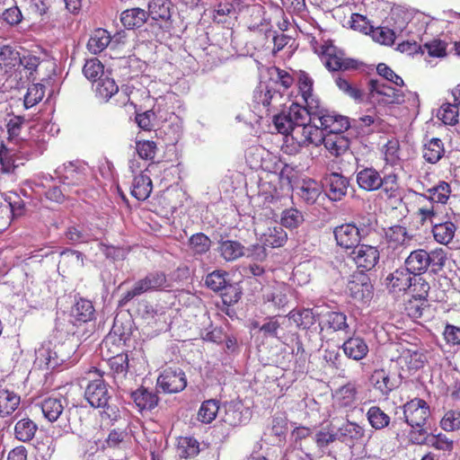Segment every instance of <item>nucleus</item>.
Returning a JSON list of instances; mask_svg holds the SVG:
<instances>
[{
  "mask_svg": "<svg viewBox=\"0 0 460 460\" xmlns=\"http://www.w3.org/2000/svg\"><path fill=\"white\" fill-rule=\"evenodd\" d=\"M447 261V252L441 247L429 252L425 249L411 251L405 259V268L414 275H422L428 270L438 274L443 270Z\"/></svg>",
  "mask_w": 460,
  "mask_h": 460,
  "instance_id": "obj_1",
  "label": "nucleus"
},
{
  "mask_svg": "<svg viewBox=\"0 0 460 460\" xmlns=\"http://www.w3.org/2000/svg\"><path fill=\"white\" fill-rule=\"evenodd\" d=\"M403 418L405 422L415 429L411 433V440L415 444L426 442L427 429L431 411L429 403L420 398H413L402 405Z\"/></svg>",
  "mask_w": 460,
  "mask_h": 460,
  "instance_id": "obj_2",
  "label": "nucleus"
},
{
  "mask_svg": "<svg viewBox=\"0 0 460 460\" xmlns=\"http://www.w3.org/2000/svg\"><path fill=\"white\" fill-rule=\"evenodd\" d=\"M172 284L164 271L155 270L148 272L144 278L135 282L133 287L124 292L118 301V305L123 307L131 302L134 298L140 296L145 293L158 292L168 290Z\"/></svg>",
  "mask_w": 460,
  "mask_h": 460,
  "instance_id": "obj_3",
  "label": "nucleus"
},
{
  "mask_svg": "<svg viewBox=\"0 0 460 460\" xmlns=\"http://www.w3.org/2000/svg\"><path fill=\"white\" fill-rule=\"evenodd\" d=\"M70 323L76 327L75 334L81 338H88L95 330V308L91 300L79 297L72 305Z\"/></svg>",
  "mask_w": 460,
  "mask_h": 460,
  "instance_id": "obj_4",
  "label": "nucleus"
},
{
  "mask_svg": "<svg viewBox=\"0 0 460 460\" xmlns=\"http://www.w3.org/2000/svg\"><path fill=\"white\" fill-rule=\"evenodd\" d=\"M28 141L23 140L18 147L12 142L11 144L0 145V165L3 172H13L15 168L22 165L24 161H28L33 152L27 149Z\"/></svg>",
  "mask_w": 460,
  "mask_h": 460,
  "instance_id": "obj_5",
  "label": "nucleus"
},
{
  "mask_svg": "<svg viewBox=\"0 0 460 460\" xmlns=\"http://www.w3.org/2000/svg\"><path fill=\"white\" fill-rule=\"evenodd\" d=\"M296 125L293 128V140L300 144L318 145L323 139V127L314 117H294Z\"/></svg>",
  "mask_w": 460,
  "mask_h": 460,
  "instance_id": "obj_6",
  "label": "nucleus"
},
{
  "mask_svg": "<svg viewBox=\"0 0 460 460\" xmlns=\"http://www.w3.org/2000/svg\"><path fill=\"white\" fill-rule=\"evenodd\" d=\"M387 25L373 27L370 33L372 39L384 45H393L397 37H402L407 27V22L398 13H392Z\"/></svg>",
  "mask_w": 460,
  "mask_h": 460,
  "instance_id": "obj_7",
  "label": "nucleus"
},
{
  "mask_svg": "<svg viewBox=\"0 0 460 460\" xmlns=\"http://www.w3.org/2000/svg\"><path fill=\"white\" fill-rule=\"evenodd\" d=\"M89 375H96L97 378L91 380L85 387L84 398L93 408L104 406L111 400L108 385L103 379L104 373L96 367H92Z\"/></svg>",
  "mask_w": 460,
  "mask_h": 460,
  "instance_id": "obj_8",
  "label": "nucleus"
},
{
  "mask_svg": "<svg viewBox=\"0 0 460 460\" xmlns=\"http://www.w3.org/2000/svg\"><path fill=\"white\" fill-rule=\"evenodd\" d=\"M385 240L387 251L395 258L400 257L408 249L412 241V235L408 233L405 226L394 225L385 229Z\"/></svg>",
  "mask_w": 460,
  "mask_h": 460,
  "instance_id": "obj_9",
  "label": "nucleus"
},
{
  "mask_svg": "<svg viewBox=\"0 0 460 460\" xmlns=\"http://www.w3.org/2000/svg\"><path fill=\"white\" fill-rule=\"evenodd\" d=\"M173 5L170 0H151L148 3V17L153 30L169 31L172 27V9Z\"/></svg>",
  "mask_w": 460,
  "mask_h": 460,
  "instance_id": "obj_10",
  "label": "nucleus"
},
{
  "mask_svg": "<svg viewBox=\"0 0 460 460\" xmlns=\"http://www.w3.org/2000/svg\"><path fill=\"white\" fill-rule=\"evenodd\" d=\"M332 407L335 410L349 412L352 411L358 403V389L355 383L348 382L338 387L332 394Z\"/></svg>",
  "mask_w": 460,
  "mask_h": 460,
  "instance_id": "obj_11",
  "label": "nucleus"
},
{
  "mask_svg": "<svg viewBox=\"0 0 460 460\" xmlns=\"http://www.w3.org/2000/svg\"><path fill=\"white\" fill-rule=\"evenodd\" d=\"M369 98L378 104H400L404 101V94L401 90L388 86L378 80L369 81Z\"/></svg>",
  "mask_w": 460,
  "mask_h": 460,
  "instance_id": "obj_12",
  "label": "nucleus"
},
{
  "mask_svg": "<svg viewBox=\"0 0 460 460\" xmlns=\"http://www.w3.org/2000/svg\"><path fill=\"white\" fill-rule=\"evenodd\" d=\"M349 258L360 272L369 271L378 263L380 252L376 246L359 243L349 252Z\"/></svg>",
  "mask_w": 460,
  "mask_h": 460,
  "instance_id": "obj_13",
  "label": "nucleus"
},
{
  "mask_svg": "<svg viewBox=\"0 0 460 460\" xmlns=\"http://www.w3.org/2000/svg\"><path fill=\"white\" fill-rule=\"evenodd\" d=\"M157 385L167 394L180 393L187 386L186 375L180 367H167L159 375Z\"/></svg>",
  "mask_w": 460,
  "mask_h": 460,
  "instance_id": "obj_14",
  "label": "nucleus"
},
{
  "mask_svg": "<svg viewBox=\"0 0 460 460\" xmlns=\"http://www.w3.org/2000/svg\"><path fill=\"white\" fill-rule=\"evenodd\" d=\"M333 235L336 244L345 251H352L362 239L360 229L353 222L335 226Z\"/></svg>",
  "mask_w": 460,
  "mask_h": 460,
  "instance_id": "obj_15",
  "label": "nucleus"
},
{
  "mask_svg": "<svg viewBox=\"0 0 460 460\" xmlns=\"http://www.w3.org/2000/svg\"><path fill=\"white\" fill-rule=\"evenodd\" d=\"M412 206L414 217L421 226L432 225L437 217V206L426 193L414 192Z\"/></svg>",
  "mask_w": 460,
  "mask_h": 460,
  "instance_id": "obj_16",
  "label": "nucleus"
},
{
  "mask_svg": "<svg viewBox=\"0 0 460 460\" xmlns=\"http://www.w3.org/2000/svg\"><path fill=\"white\" fill-rule=\"evenodd\" d=\"M349 295L357 301H368L373 296V286L369 277L363 272L351 276L347 285Z\"/></svg>",
  "mask_w": 460,
  "mask_h": 460,
  "instance_id": "obj_17",
  "label": "nucleus"
},
{
  "mask_svg": "<svg viewBox=\"0 0 460 460\" xmlns=\"http://www.w3.org/2000/svg\"><path fill=\"white\" fill-rule=\"evenodd\" d=\"M267 178H270V181H263L261 186L262 189H264L266 185H269V188L266 190V191H268L271 197H274L275 195H278L279 192L277 185H271L272 180L278 179L281 184H285L288 188H292L293 183L298 178V172L295 166L285 164L283 167L280 169L279 174H277L276 172H270L267 175Z\"/></svg>",
  "mask_w": 460,
  "mask_h": 460,
  "instance_id": "obj_18",
  "label": "nucleus"
},
{
  "mask_svg": "<svg viewBox=\"0 0 460 460\" xmlns=\"http://www.w3.org/2000/svg\"><path fill=\"white\" fill-rule=\"evenodd\" d=\"M427 361L425 350L417 348L402 347L397 358L401 367L402 369L406 368L408 371H416L422 368Z\"/></svg>",
  "mask_w": 460,
  "mask_h": 460,
  "instance_id": "obj_19",
  "label": "nucleus"
},
{
  "mask_svg": "<svg viewBox=\"0 0 460 460\" xmlns=\"http://www.w3.org/2000/svg\"><path fill=\"white\" fill-rule=\"evenodd\" d=\"M323 181L327 196L331 200L339 201L346 196L349 181L345 176L338 172H332L327 174Z\"/></svg>",
  "mask_w": 460,
  "mask_h": 460,
  "instance_id": "obj_20",
  "label": "nucleus"
},
{
  "mask_svg": "<svg viewBox=\"0 0 460 460\" xmlns=\"http://www.w3.org/2000/svg\"><path fill=\"white\" fill-rule=\"evenodd\" d=\"M411 275L406 268H399L391 272L385 279V286L389 292L394 294L406 292L412 285Z\"/></svg>",
  "mask_w": 460,
  "mask_h": 460,
  "instance_id": "obj_21",
  "label": "nucleus"
},
{
  "mask_svg": "<svg viewBox=\"0 0 460 460\" xmlns=\"http://www.w3.org/2000/svg\"><path fill=\"white\" fill-rule=\"evenodd\" d=\"M325 66L331 71L350 70L358 67V61L345 57V54L336 49L329 48L326 50Z\"/></svg>",
  "mask_w": 460,
  "mask_h": 460,
  "instance_id": "obj_22",
  "label": "nucleus"
},
{
  "mask_svg": "<svg viewBox=\"0 0 460 460\" xmlns=\"http://www.w3.org/2000/svg\"><path fill=\"white\" fill-rule=\"evenodd\" d=\"M130 398L133 400L139 411H152L157 406L159 402L157 393L145 386H140L131 392Z\"/></svg>",
  "mask_w": 460,
  "mask_h": 460,
  "instance_id": "obj_23",
  "label": "nucleus"
},
{
  "mask_svg": "<svg viewBox=\"0 0 460 460\" xmlns=\"http://www.w3.org/2000/svg\"><path fill=\"white\" fill-rule=\"evenodd\" d=\"M344 354L353 360H361L365 358L369 351L368 345L360 336H351L348 338L341 346Z\"/></svg>",
  "mask_w": 460,
  "mask_h": 460,
  "instance_id": "obj_24",
  "label": "nucleus"
},
{
  "mask_svg": "<svg viewBox=\"0 0 460 460\" xmlns=\"http://www.w3.org/2000/svg\"><path fill=\"white\" fill-rule=\"evenodd\" d=\"M381 195L389 200H402V189L397 173L392 172L385 173L382 178V183L379 185Z\"/></svg>",
  "mask_w": 460,
  "mask_h": 460,
  "instance_id": "obj_25",
  "label": "nucleus"
},
{
  "mask_svg": "<svg viewBox=\"0 0 460 460\" xmlns=\"http://www.w3.org/2000/svg\"><path fill=\"white\" fill-rule=\"evenodd\" d=\"M369 382L382 396L389 395L395 389L390 374L385 368L375 369L369 377Z\"/></svg>",
  "mask_w": 460,
  "mask_h": 460,
  "instance_id": "obj_26",
  "label": "nucleus"
},
{
  "mask_svg": "<svg viewBox=\"0 0 460 460\" xmlns=\"http://www.w3.org/2000/svg\"><path fill=\"white\" fill-rule=\"evenodd\" d=\"M147 20V12L139 7L127 9L120 13V22L128 30L138 29L142 27Z\"/></svg>",
  "mask_w": 460,
  "mask_h": 460,
  "instance_id": "obj_27",
  "label": "nucleus"
},
{
  "mask_svg": "<svg viewBox=\"0 0 460 460\" xmlns=\"http://www.w3.org/2000/svg\"><path fill=\"white\" fill-rule=\"evenodd\" d=\"M383 176L373 167H367L357 173V182L360 189L367 191L379 190Z\"/></svg>",
  "mask_w": 460,
  "mask_h": 460,
  "instance_id": "obj_28",
  "label": "nucleus"
},
{
  "mask_svg": "<svg viewBox=\"0 0 460 460\" xmlns=\"http://www.w3.org/2000/svg\"><path fill=\"white\" fill-rule=\"evenodd\" d=\"M328 134L341 135L352 128L349 117H314Z\"/></svg>",
  "mask_w": 460,
  "mask_h": 460,
  "instance_id": "obj_29",
  "label": "nucleus"
},
{
  "mask_svg": "<svg viewBox=\"0 0 460 460\" xmlns=\"http://www.w3.org/2000/svg\"><path fill=\"white\" fill-rule=\"evenodd\" d=\"M200 452V443L192 436H181L177 438L176 453L179 457H196Z\"/></svg>",
  "mask_w": 460,
  "mask_h": 460,
  "instance_id": "obj_30",
  "label": "nucleus"
},
{
  "mask_svg": "<svg viewBox=\"0 0 460 460\" xmlns=\"http://www.w3.org/2000/svg\"><path fill=\"white\" fill-rule=\"evenodd\" d=\"M153 190L150 176L144 172L135 176L131 185V195L137 200H146L149 198Z\"/></svg>",
  "mask_w": 460,
  "mask_h": 460,
  "instance_id": "obj_31",
  "label": "nucleus"
},
{
  "mask_svg": "<svg viewBox=\"0 0 460 460\" xmlns=\"http://www.w3.org/2000/svg\"><path fill=\"white\" fill-rule=\"evenodd\" d=\"M326 150L333 156H340L349 147V141L342 135L323 134L322 142Z\"/></svg>",
  "mask_w": 460,
  "mask_h": 460,
  "instance_id": "obj_32",
  "label": "nucleus"
},
{
  "mask_svg": "<svg viewBox=\"0 0 460 460\" xmlns=\"http://www.w3.org/2000/svg\"><path fill=\"white\" fill-rule=\"evenodd\" d=\"M86 181L84 169L75 166L74 164L69 163L65 164L61 175L62 186L66 188L84 185Z\"/></svg>",
  "mask_w": 460,
  "mask_h": 460,
  "instance_id": "obj_33",
  "label": "nucleus"
},
{
  "mask_svg": "<svg viewBox=\"0 0 460 460\" xmlns=\"http://www.w3.org/2000/svg\"><path fill=\"white\" fill-rule=\"evenodd\" d=\"M367 420L375 430H382L389 427L391 417L381 407L373 405L366 413Z\"/></svg>",
  "mask_w": 460,
  "mask_h": 460,
  "instance_id": "obj_34",
  "label": "nucleus"
},
{
  "mask_svg": "<svg viewBox=\"0 0 460 460\" xmlns=\"http://www.w3.org/2000/svg\"><path fill=\"white\" fill-rule=\"evenodd\" d=\"M456 231V226L451 221L432 224L433 237L440 244H448L453 240Z\"/></svg>",
  "mask_w": 460,
  "mask_h": 460,
  "instance_id": "obj_35",
  "label": "nucleus"
},
{
  "mask_svg": "<svg viewBox=\"0 0 460 460\" xmlns=\"http://www.w3.org/2000/svg\"><path fill=\"white\" fill-rule=\"evenodd\" d=\"M21 402L20 396L7 389L0 390V417L10 416L18 408Z\"/></svg>",
  "mask_w": 460,
  "mask_h": 460,
  "instance_id": "obj_36",
  "label": "nucleus"
},
{
  "mask_svg": "<svg viewBox=\"0 0 460 460\" xmlns=\"http://www.w3.org/2000/svg\"><path fill=\"white\" fill-rule=\"evenodd\" d=\"M287 241L288 234L281 226L268 227L262 234L263 244L271 248L282 247Z\"/></svg>",
  "mask_w": 460,
  "mask_h": 460,
  "instance_id": "obj_37",
  "label": "nucleus"
},
{
  "mask_svg": "<svg viewBox=\"0 0 460 460\" xmlns=\"http://www.w3.org/2000/svg\"><path fill=\"white\" fill-rule=\"evenodd\" d=\"M445 148L441 139L434 137L424 144L422 148L423 158L429 164L438 163L444 155Z\"/></svg>",
  "mask_w": 460,
  "mask_h": 460,
  "instance_id": "obj_38",
  "label": "nucleus"
},
{
  "mask_svg": "<svg viewBox=\"0 0 460 460\" xmlns=\"http://www.w3.org/2000/svg\"><path fill=\"white\" fill-rule=\"evenodd\" d=\"M111 40V34L106 30L99 28L91 35L87 49L93 54L101 53L109 46Z\"/></svg>",
  "mask_w": 460,
  "mask_h": 460,
  "instance_id": "obj_39",
  "label": "nucleus"
},
{
  "mask_svg": "<svg viewBox=\"0 0 460 460\" xmlns=\"http://www.w3.org/2000/svg\"><path fill=\"white\" fill-rule=\"evenodd\" d=\"M38 430L37 424L29 418L18 420L14 426V437L22 442L31 441Z\"/></svg>",
  "mask_w": 460,
  "mask_h": 460,
  "instance_id": "obj_40",
  "label": "nucleus"
},
{
  "mask_svg": "<svg viewBox=\"0 0 460 460\" xmlns=\"http://www.w3.org/2000/svg\"><path fill=\"white\" fill-rule=\"evenodd\" d=\"M109 366L112 371L113 377L117 379H124L129 369L128 356L127 353H117V355L109 358Z\"/></svg>",
  "mask_w": 460,
  "mask_h": 460,
  "instance_id": "obj_41",
  "label": "nucleus"
},
{
  "mask_svg": "<svg viewBox=\"0 0 460 460\" xmlns=\"http://www.w3.org/2000/svg\"><path fill=\"white\" fill-rule=\"evenodd\" d=\"M220 402L216 399L204 401L197 413V420L203 424H210L217 416Z\"/></svg>",
  "mask_w": 460,
  "mask_h": 460,
  "instance_id": "obj_42",
  "label": "nucleus"
},
{
  "mask_svg": "<svg viewBox=\"0 0 460 460\" xmlns=\"http://www.w3.org/2000/svg\"><path fill=\"white\" fill-rule=\"evenodd\" d=\"M218 251L226 261H232L244 254V246L237 241L226 240L219 243Z\"/></svg>",
  "mask_w": 460,
  "mask_h": 460,
  "instance_id": "obj_43",
  "label": "nucleus"
},
{
  "mask_svg": "<svg viewBox=\"0 0 460 460\" xmlns=\"http://www.w3.org/2000/svg\"><path fill=\"white\" fill-rule=\"evenodd\" d=\"M288 318L292 320L298 328L309 329L315 323V315L313 309L300 308L293 309L288 313Z\"/></svg>",
  "mask_w": 460,
  "mask_h": 460,
  "instance_id": "obj_44",
  "label": "nucleus"
},
{
  "mask_svg": "<svg viewBox=\"0 0 460 460\" xmlns=\"http://www.w3.org/2000/svg\"><path fill=\"white\" fill-rule=\"evenodd\" d=\"M44 417L50 422L56 421L64 411L61 399L48 397L40 403Z\"/></svg>",
  "mask_w": 460,
  "mask_h": 460,
  "instance_id": "obj_45",
  "label": "nucleus"
},
{
  "mask_svg": "<svg viewBox=\"0 0 460 460\" xmlns=\"http://www.w3.org/2000/svg\"><path fill=\"white\" fill-rule=\"evenodd\" d=\"M21 63L20 53L10 46H3L0 49V67L5 73L12 72Z\"/></svg>",
  "mask_w": 460,
  "mask_h": 460,
  "instance_id": "obj_46",
  "label": "nucleus"
},
{
  "mask_svg": "<svg viewBox=\"0 0 460 460\" xmlns=\"http://www.w3.org/2000/svg\"><path fill=\"white\" fill-rule=\"evenodd\" d=\"M95 92L99 98L108 101L119 92V86L113 78L105 75L95 82Z\"/></svg>",
  "mask_w": 460,
  "mask_h": 460,
  "instance_id": "obj_47",
  "label": "nucleus"
},
{
  "mask_svg": "<svg viewBox=\"0 0 460 460\" xmlns=\"http://www.w3.org/2000/svg\"><path fill=\"white\" fill-rule=\"evenodd\" d=\"M434 204H446L451 194V186L444 181H440L436 186L429 188L425 192Z\"/></svg>",
  "mask_w": 460,
  "mask_h": 460,
  "instance_id": "obj_48",
  "label": "nucleus"
},
{
  "mask_svg": "<svg viewBox=\"0 0 460 460\" xmlns=\"http://www.w3.org/2000/svg\"><path fill=\"white\" fill-rule=\"evenodd\" d=\"M332 332L348 331L349 324L347 323V315L341 312H328L325 314L323 326Z\"/></svg>",
  "mask_w": 460,
  "mask_h": 460,
  "instance_id": "obj_49",
  "label": "nucleus"
},
{
  "mask_svg": "<svg viewBox=\"0 0 460 460\" xmlns=\"http://www.w3.org/2000/svg\"><path fill=\"white\" fill-rule=\"evenodd\" d=\"M83 73L88 80L93 83L97 82L106 75L104 72V66L96 58L86 60L83 67Z\"/></svg>",
  "mask_w": 460,
  "mask_h": 460,
  "instance_id": "obj_50",
  "label": "nucleus"
},
{
  "mask_svg": "<svg viewBox=\"0 0 460 460\" xmlns=\"http://www.w3.org/2000/svg\"><path fill=\"white\" fill-rule=\"evenodd\" d=\"M321 193V187L314 180L304 181L299 188V196L308 204H314Z\"/></svg>",
  "mask_w": 460,
  "mask_h": 460,
  "instance_id": "obj_51",
  "label": "nucleus"
},
{
  "mask_svg": "<svg viewBox=\"0 0 460 460\" xmlns=\"http://www.w3.org/2000/svg\"><path fill=\"white\" fill-rule=\"evenodd\" d=\"M384 159L386 164H396L400 161V142L397 138L389 139L383 146Z\"/></svg>",
  "mask_w": 460,
  "mask_h": 460,
  "instance_id": "obj_52",
  "label": "nucleus"
},
{
  "mask_svg": "<svg viewBox=\"0 0 460 460\" xmlns=\"http://www.w3.org/2000/svg\"><path fill=\"white\" fill-rule=\"evenodd\" d=\"M227 276L228 273L225 270H214L207 275L205 279L206 286L215 292H219L228 283L226 280Z\"/></svg>",
  "mask_w": 460,
  "mask_h": 460,
  "instance_id": "obj_53",
  "label": "nucleus"
},
{
  "mask_svg": "<svg viewBox=\"0 0 460 460\" xmlns=\"http://www.w3.org/2000/svg\"><path fill=\"white\" fill-rule=\"evenodd\" d=\"M45 93V86L41 84H32L28 87L24 96L23 106L29 109L42 100Z\"/></svg>",
  "mask_w": 460,
  "mask_h": 460,
  "instance_id": "obj_54",
  "label": "nucleus"
},
{
  "mask_svg": "<svg viewBox=\"0 0 460 460\" xmlns=\"http://www.w3.org/2000/svg\"><path fill=\"white\" fill-rule=\"evenodd\" d=\"M136 150L139 158L152 161L156 155L157 146L152 140H137Z\"/></svg>",
  "mask_w": 460,
  "mask_h": 460,
  "instance_id": "obj_55",
  "label": "nucleus"
},
{
  "mask_svg": "<svg viewBox=\"0 0 460 460\" xmlns=\"http://www.w3.org/2000/svg\"><path fill=\"white\" fill-rule=\"evenodd\" d=\"M190 247L195 254L206 253L211 245L210 239L203 233L192 234L189 240Z\"/></svg>",
  "mask_w": 460,
  "mask_h": 460,
  "instance_id": "obj_56",
  "label": "nucleus"
},
{
  "mask_svg": "<svg viewBox=\"0 0 460 460\" xmlns=\"http://www.w3.org/2000/svg\"><path fill=\"white\" fill-rule=\"evenodd\" d=\"M122 339L118 337L116 334H108L102 342L101 348L103 350L107 349V356L117 355V353H122Z\"/></svg>",
  "mask_w": 460,
  "mask_h": 460,
  "instance_id": "obj_57",
  "label": "nucleus"
},
{
  "mask_svg": "<svg viewBox=\"0 0 460 460\" xmlns=\"http://www.w3.org/2000/svg\"><path fill=\"white\" fill-rule=\"evenodd\" d=\"M273 124L278 133L291 137L293 136V128L296 125V119L294 117H272Z\"/></svg>",
  "mask_w": 460,
  "mask_h": 460,
  "instance_id": "obj_58",
  "label": "nucleus"
},
{
  "mask_svg": "<svg viewBox=\"0 0 460 460\" xmlns=\"http://www.w3.org/2000/svg\"><path fill=\"white\" fill-rule=\"evenodd\" d=\"M304 221L303 214L296 208L286 209L282 213L281 226L287 228H296Z\"/></svg>",
  "mask_w": 460,
  "mask_h": 460,
  "instance_id": "obj_59",
  "label": "nucleus"
},
{
  "mask_svg": "<svg viewBox=\"0 0 460 460\" xmlns=\"http://www.w3.org/2000/svg\"><path fill=\"white\" fill-rule=\"evenodd\" d=\"M341 437L349 438L351 440H359L365 435V429L362 426L356 422L347 421L340 429Z\"/></svg>",
  "mask_w": 460,
  "mask_h": 460,
  "instance_id": "obj_60",
  "label": "nucleus"
},
{
  "mask_svg": "<svg viewBox=\"0 0 460 460\" xmlns=\"http://www.w3.org/2000/svg\"><path fill=\"white\" fill-rule=\"evenodd\" d=\"M335 83L338 88L350 98L358 102H361L363 100V92L358 87L349 84L346 79L337 77Z\"/></svg>",
  "mask_w": 460,
  "mask_h": 460,
  "instance_id": "obj_61",
  "label": "nucleus"
},
{
  "mask_svg": "<svg viewBox=\"0 0 460 460\" xmlns=\"http://www.w3.org/2000/svg\"><path fill=\"white\" fill-rule=\"evenodd\" d=\"M441 428L446 431H454L460 429V411H448L440 421Z\"/></svg>",
  "mask_w": 460,
  "mask_h": 460,
  "instance_id": "obj_62",
  "label": "nucleus"
},
{
  "mask_svg": "<svg viewBox=\"0 0 460 460\" xmlns=\"http://www.w3.org/2000/svg\"><path fill=\"white\" fill-rule=\"evenodd\" d=\"M222 301L226 305H231L238 302L241 298L242 292L240 288L234 284L227 283L223 290H220Z\"/></svg>",
  "mask_w": 460,
  "mask_h": 460,
  "instance_id": "obj_63",
  "label": "nucleus"
},
{
  "mask_svg": "<svg viewBox=\"0 0 460 460\" xmlns=\"http://www.w3.org/2000/svg\"><path fill=\"white\" fill-rule=\"evenodd\" d=\"M451 94L453 96V102H446L443 103L440 107V111H443V115L447 113H451L453 115H458L460 111V84L455 86L451 90Z\"/></svg>",
  "mask_w": 460,
  "mask_h": 460,
  "instance_id": "obj_64",
  "label": "nucleus"
}]
</instances>
